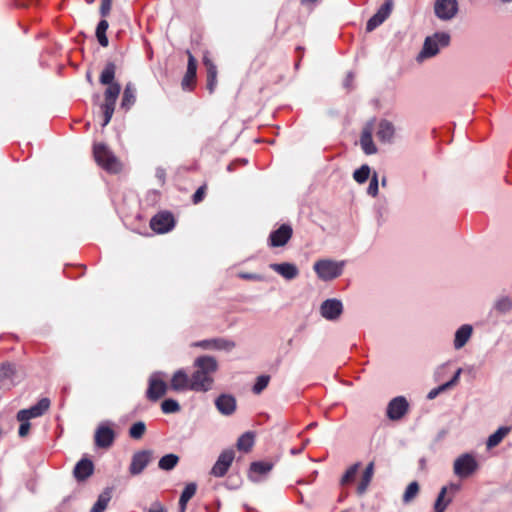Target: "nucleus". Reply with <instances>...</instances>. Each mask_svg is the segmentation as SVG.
<instances>
[{
	"label": "nucleus",
	"instance_id": "obj_1",
	"mask_svg": "<svg viewBox=\"0 0 512 512\" xmlns=\"http://www.w3.org/2000/svg\"><path fill=\"white\" fill-rule=\"evenodd\" d=\"M116 73V65L113 62H108L99 78V81L103 85H108L104 92V103L101 105V110L103 113V123L102 127L108 125L113 116L116 101L121 92V86L119 83L114 82Z\"/></svg>",
	"mask_w": 512,
	"mask_h": 512
},
{
	"label": "nucleus",
	"instance_id": "obj_2",
	"mask_svg": "<svg viewBox=\"0 0 512 512\" xmlns=\"http://www.w3.org/2000/svg\"><path fill=\"white\" fill-rule=\"evenodd\" d=\"M450 40V34L447 32H436L426 37L422 50L416 58L417 61L422 62L425 59L436 56L441 48L447 47L450 44Z\"/></svg>",
	"mask_w": 512,
	"mask_h": 512
},
{
	"label": "nucleus",
	"instance_id": "obj_3",
	"mask_svg": "<svg viewBox=\"0 0 512 512\" xmlns=\"http://www.w3.org/2000/svg\"><path fill=\"white\" fill-rule=\"evenodd\" d=\"M93 155L97 164L106 171L117 173L121 170L120 162L105 144H94Z\"/></svg>",
	"mask_w": 512,
	"mask_h": 512
},
{
	"label": "nucleus",
	"instance_id": "obj_4",
	"mask_svg": "<svg viewBox=\"0 0 512 512\" xmlns=\"http://www.w3.org/2000/svg\"><path fill=\"white\" fill-rule=\"evenodd\" d=\"M344 261H334L330 259L318 260L314 263V271L323 281L336 279L343 273Z\"/></svg>",
	"mask_w": 512,
	"mask_h": 512
},
{
	"label": "nucleus",
	"instance_id": "obj_5",
	"mask_svg": "<svg viewBox=\"0 0 512 512\" xmlns=\"http://www.w3.org/2000/svg\"><path fill=\"white\" fill-rule=\"evenodd\" d=\"M478 468L479 464L471 453L461 454L453 463V472L461 479L469 478L478 470Z\"/></svg>",
	"mask_w": 512,
	"mask_h": 512
},
{
	"label": "nucleus",
	"instance_id": "obj_6",
	"mask_svg": "<svg viewBox=\"0 0 512 512\" xmlns=\"http://www.w3.org/2000/svg\"><path fill=\"white\" fill-rule=\"evenodd\" d=\"M115 438L116 434L110 423L103 422L95 431L94 443L97 448L108 449L113 445Z\"/></svg>",
	"mask_w": 512,
	"mask_h": 512
},
{
	"label": "nucleus",
	"instance_id": "obj_7",
	"mask_svg": "<svg viewBox=\"0 0 512 512\" xmlns=\"http://www.w3.org/2000/svg\"><path fill=\"white\" fill-rule=\"evenodd\" d=\"M459 11L457 0H436L434 3V13L442 21L452 20Z\"/></svg>",
	"mask_w": 512,
	"mask_h": 512
},
{
	"label": "nucleus",
	"instance_id": "obj_8",
	"mask_svg": "<svg viewBox=\"0 0 512 512\" xmlns=\"http://www.w3.org/2000/svg\"><path fill=\"white\" fill-rule=\"evenodd\" d=\"M152 455L153 453L151 450H140L135 452L132 455L131 463L129 465V473L132 476L140 475L152 461Z\"/></svg>",
	"mask_w": 512,
	"mask_h": 512
},
{
	"label": "nucleus",
	"instance_id": "obj_9",
	"mask_svg": "<svg viewBox=\"0 0 512 512\" xmlns=\"http://www.w3.org/2000/svg\"><path fill=\"white\" fill-rule=\"evenodd\" d=\"M321 316L328 321H336L343 313V304L341 300L330 298L323 301L320 305Z\"/></svg>",
	"mask_w": 512,
	"mask_h": 512
},
{
	"label": "nucleus",
	"instance_id": "obj_10",
	"mask_svg": "<svg viewBox=\"0 0 512 512\" xmlns=\"http://www.w3.org/2000/svg\"><path fill=\"white\" fill-rule=\"evenodd\" d=\"M161 373L155 372L149 378V386L146 392V397L150 401H157L166 394L167 385L160 378Z\"/></svg>",
	"mask_w": 512,
	"mask_h": 512
},
{
	"label": "nucleus",
	"instance_id": "obj_11",
	"mask_svg": "<svg viewBox=\"0 0 512 512\" xmlns=\"http://www.w3.org/2000/svg\"><path fill=\"white\" fill-rule=\"evenodd\" d=\"M213 383V376L207 375L206 373L196 369L190 377V390L196 392H207L212 389Z\"/></svg>",
	"mask_w": 512,
	"mask_h": 512
},
{
	"label": "nucleus",
	"instance_id": "obj_12",
	"mask_svg": "<svg viewBox=\"0 0 512 512\" xmlns=\"http://www.w3.org/2000/svg\"><path fill=\"white\" fill-rule=\"evenodd\" d=\"M50 407L48 398L40 399L35 405L28 409H22L17 413V420H27L42 416Z\"/></svg>",
	"mask_w": 512,
	"mask_h": 512
},
{
	"label": "nucleus",
	"instance_id": "obj_13",
	"mask_svg": "<svg viewBox=\"0 0 512 512\" xmlns=\"http://www.w3.org/2000/svg\"><path fill=\"white\" fill-rule=\"evenodd\" d=\"M409 404L405 397L393 398L387 406V417L390 420H400L408 412Z\"/></svg>",
	"mask_w": 512,
	"mask_h": 512
},
{
	"label": "nucleus",
	"instance_id": "obj_14",
	"mask_svg": "<svg viewBox=\"0 0 512 512\" xmlns=\"http://www.w3.org/2000/svg\"><path fill=\"white\" fill-rule=\"evenodd\" d=\"M150 227L157 233H166L174 227V217L169 212L158 213L151 219Z\"/></svg>",
	"mask_w": 512,
	"mask_h": 512
},
{
	"label": "nucleus",
	"instance_id": "obj_15",
	"mask_svg": "<svg viewBox=\"0 0 512 512\" xmlns=\"http://www.w3.org/2000/svg\"><path fill=\"white\" fill-rule=\"evenodd\" d=\"M292 234V227L288 224H282L278 229L270 233L268 244L271 247H282L290 240Z\"/></svg>",
	"mask_w": 512,
	"mask_h": 512
},
{
	"label": "nucleus",
	"instance_id": "obj_16",
	"mask_svg": "<svg viewBox=\"0 0 512 512\" xmlns=\"http://www.w3.org/2000/svg\"><path fill=\"white\" fill-rule=\"evenodd\" d=\"M234 456L235 454L233 450L223 451L213 465L211 474L215 477H223L231 466Z\"/></svg>",
	"mask_w": 512,
	"mask_h": 512
},
{
	"label": "nucleus",
	"instance_id": "obj_17",
	"mask_svg": "<svg viewBox=\"0 0 512 512\" xmlns=\"http://www.w3.org/2000/svg\"><path fill=\"white\" fill-rule=\"evenodd\" d=\"M217 410L224 416L232 415L237 408V402L231 394H221L215 399Z\"/></svg>",
	"mask_w": 512,
	"mask_h": 512
},
{
	"label": "nucleus",
	"instance_id": "obj_18",
	"mask_svg": "<svg viewBox=\"0 0 512 512\" xmlns=\"http://www.w3.org/2000/svg\"><path fill=\"white\" fill-rule=\"evenodd\" d=\"M269 268L281 275L286 280H293L299 275L298 267L290 262L271 263Z\"/></svg>",
	"mask_w": 512,
	"mask_h": 512
},
{
	"label": "nucleus",
	"instance_id": "obj_19",
	"mask_svg": "<svg viewBox=\"0 0 512 512\" xmlns=\"http://www.w3.org/2000/svg\"><path fill=\"white\" fill-rule=\"evenodd\" d=\"M94 471V464L90 459L83 458L74 467L73 475L77 481L81 482L89 478Z\"/></svg>",
	"mask_w": 512,
	"mask_h": 512
},
{
	"label": "nucleus",
	"instance_id": "obj_20",
	"mask_svg": "<svg viewBox=\"0 0 512 512\" xmlns=\"http://www.w3.org/2000/svg\"><path fill=\"white\" fill-rule=\"evenodd\" d=\"M473 334V327L470 324L461 325L455 332L453 346L456 350L463 348Z\"/></svg>",
	"mask_w": 512,
	"mask_h": 512
},
{
	"label": "nucleus",
	"instance_id": "obj_21",
	"mask_svg": "<svg viewBox=\"0 0 512 512\" xmlns=\"http://www.w3.org/2000/svg\"><path fill=\"white\" fill-rule=\"evenodd\" d=\"M272 468L273 464L270 462H252L249 469V479L253 482H258L261 480V477L268 474Z\"/></svg>",
	"mask_w": 512,
	"mask_h": 512
},
{
	"label": "nucleus",
	"instance_id": "obj_22",
	"mask_svg": "<svg viewBox=\"0 0 512 512\" xmlns=\"http://www.w3.org/2000/svg\"><path fill=\"white\" fill-rule=\"evenodd\" d=\"M377 138L382 143H392L395 136V127L392 122L382 119L378 124Z\"/></svg>",
	"mask_w": 512,
	"mask_h": 512
},
{
	"label": "nucleus",
	"instance_id": "obj_23",
	"mask_svg": "<svg viewBox=\"0 0 512 512\" xmlns=\"http://www.w3.org/2000/svg\"><path fill=\"white\" fill-rule=\"evenodd\" d=\"M194 366L197 370L206 373L207 375L213 376L218 369V363L212 356H200L195 359Z\"/></svg>",
	"mask_w": 512,
	"mask_h": 512
},
{
	"label": "nucleus",
	"instance_id": "obj_24",
	"mask_svg": "<svg viewBox=\"0 0 512 512\" xmlns=\"http://www.w3.org/2000/svg\"><path fill=\"white\" fill-rule=\"evenodd\" d=\"M186 53L188 55L187 71L184 78L182 79L181 85L183 89H190L191 84L195 81L196 78L197 61L189 50H187Z\"/></svg>",
	"mask_w": 512,
	"mask_h": 512
},
{
	"label": "nucleus",
	"instance_id": "obj_25",
	"mask_svg": "<svg viewBox=\"0 0 512 512\" xmlns=\"http://www.w3.org/2000/svg\"><path fill=\"white\" fill-rule=\"evenodd\" d=\"M360 145L363 150V152L366 155H373L376 154L378 149L376 145L374 144L373 138H372V129L370 126L365 127L360 136Z\"/></svg>",
	"mask_w": 512,
	"mask_h": 512
},
{
	"label": "nucleus",
	"instance_id": "obj_26",
	"mask_svg": "<svg viewBox=\"0 0 512 512\" xmlns=\"http://www.w3.org/2000/svg\"><path fill=\"white\" fill-rule=\"evenodd\" d=\"M203 63L207 70V89L213 93L217 85V67L206 55L203 58Z\"/></svg>",
	"mask_w": 512,
	"mask_h": 512
},
{
	"label": "nucleus",
	"instance_id": "obj_27",
	"mask_svg": "<svg viewBox=\"0 0 512 512\" xmlns=\"http://www.w3.org/2000/svg\"><path fill=\"white\" fill-rule=\"evenodd\" d=\"M171 388L175 391L190 390V377L183 370L176 371L171 379Z\"/></svg>",
	"mask_w": 512,
	"mask_h": 512
},
{
	"label": "nucleus",
	"instance_id": "obj_28",
	"mask_svg": "<svg viewBox=\"0 0 512 512\" xmlns=\"http://www.w3.org/2000/svg\"><path fill=\"white\" fill-rule=\"evenodd\" d=\"M15 366L10 363L0 365V382L2 385H15Z\"/></svg>",
	"mask_w": 512,
	"mask_h": 512
},
{
	"label": "nucleus",
	"instance_id": "obj_29",
	"mask_svg": "<svg viewBox=\"0 0 512 512\" xmlns=\"http://www.w3.org/2000/svg\"><path fill=\"white\" fill-rule=\"evenodd\" d=\"M136 101V88L132 83H127L121 100V108L124 110H129Z\"/></svg>",
	"mask_w": 512,
	"mask_h": 512
},
{
	"label": "nucleus",
	"instance_id": "obj_30",
	"mask_svg": "<svg viewBox=\"0 0 512 512\" xmlns=\"http://www.w3.org/2000/svg\"><path fill=\"white\" fill-rule=\"evenodd\" d=\"M373 474H374V462H370L366 466V468L362 474L361 480L357 486V492L359 495H362L366 492V490L372 480Z\"/></svg>",
	"mask_w": 512,
	"mask_h": 512
},
{
	"label": "nucleus",
	"instance_id": "obj_31",
	"mask_svg": "<svg viewBox=\"0 0 512 512\" xmlns=\"http://www.w3.org/2000/svg\"><path fill=\"white\" fill-rule=\"evenodd\" d=\"M112 491L110 488L104 489V491L98 496L96 502L92 506L90 512H104L111 500Z\"/></svg>",
	"mask_w": 512,
	"mask_h": 512
},
{
	"label": "nucleus",
	"instance_id": "obj_32",
	"mask_svg": "<svg viewBox=\"0 0 512 512\" xmlns=\"http://www.w3.org/2000/svg\"><path fill=\"white\" fill-rule=\"evenodd\" d=\"M197 485L195 483L187 484L179 499V512H185L188 501L195 495Z\"/></svg>",
	"mask_w": 512,
	"mask_h": 512
},
{
	"label": "nucleus",
	"instance_id": "obj_33",
	"mask_svg": "<svg viewBox=\"0 0 512 512\" xmlns=\"http://www.w3.org/2000/svg\"><path fill=\"white\" fill-rule=\"evenodd\" d=\"M512 310V300L509 296L498 297L492 307V311H496L501 315H505Z\"/></svg>",
	"mask_w": 512,
	"mask_h": 512
},
{
	"label": "nucleus",
	"instance_id": "obj_34",
	"mask_svg": "<svg viewBox=\"0 0 512 512\" xmlns=\"http://www.w3.org/2000/svg\"><path fill=\"white\" fill-rule=\"evenodd\" d=\"M452 501V496L447 497L446 488H441L434 503V512H445Z\"/></svg>",
	"mask_w": 512,
	"mask_h": 512
},
{
	"label": "nucleus",
	"instance_id": "obj_35",
	"mask_svg": "<svg viewBox=\"0 0 512 512\" xmlns=\"http://www.w3.org/2000/svg\"><path fill=\"white\" fill-rule=\"evenodd\" d=\"M510 427L502 426L499 427L493 434H491L486 442L487 448H493L497 446L503 438L510 432Z\"/></svg>",
	"mask_w": 512,
	"mask_h": 512
},
{
	"label": "nucleus",
	"instance_id": "obj_36",
	"mask_svg": "<svg viewBox=\"0 0 512 512\" xmlns=\"http://www.w3.org/2000/svg\"><path fill=\"white\" fill-rule=\"evenodd\" d=\"M179 462V457L176 454H166L160 458L158 467L164 471H170L175 468Z\"/></svg>",
	"mask_w": 512,
	"mask_h": 512
},
{
	"label": "nucleus",
	"instance_id": "obj_37",
	"mask_svg": "<svg viewBox=\"0 0 512 512\" xmlns=\"http://www.w3.org/2000/svg\"><path fill=\"white\" fill-rule=\"evenodd\" d=\"M254 445V434L252 432H246L242 434L237 440V448L240 451L248 452Z\"/></svg>",
	"mask_w": 512,
	"mask_h": 512
},
{
	"label": "nucleus",
	"instance_id": "obj_38",
	"mask_svg": "<svg viewBox=\"0 0 512 512\" xmlns=\"http://www.w3.org/2000/svg\"><path fill=\"white\" fill-rule=\"evenodd\" d=\"M108 27H109V24H108L107 20H105V19H102L101 21H99V23L96 27V37H97L99 44L102 47H107L109 44V40L106 36V31H107Z\"/></svg>",
	"mask_w": 512,
	"mask_h": 512
},
{
	"label": "nucleus",
	"instance_id": "obj_39",
	"mask_svg": "<svg viewBox=\"0 0 512 512\" xmlns=\"http://www.w3.org/2000/svg\"><path fill=\"white\" fill-rule=\"evenodd\" d=\"M146 432V424L143 421H137L129 428V436L134 440L141 439Z\"/></svg>",
	"mask_w": 512,
	"mask_h": 512
},
{
	"label": "nucleus",
	"instance_id": "obj_40",
	"mask_svg": "<svg viewBox=\"0 0 512 512\" xmlns=\"http://www.w3.org/2000/svg\"><path fill=\"white\" fill-rule=\"evenodd\" d=\"M370 176V167L367 164L362 165L353 173V178L359 184L365 183Z\"/></svg>",
	"mask_w": 512,
	"mask_h": 512
},
{
	"label": "nucleus",
	"instance_id": "obj_41",
	"mask_svg": "<svg viewBox=\"0 0 512 512\" xmlns=\"http://www.w3.org/2000/svg\"><path fill=\"white\" fill-rule=\"evenodd\" d=\"M419 492V485L416 481L411 482L407 487L403 494V502L409 503L411 502Z\"/></svg>",
	"mask_w": 512,
	"mask_h": 512
},
{
	"label": "nucleus",
	"instance_id": "obj_42",
	"mask_svg": "<svg viewBox=\"0 0 512 512\" xmlns=\"http://www.w3.org/2000/svg\"><path fill=\"white\" fill-rule=\"evenodd\" d=\"M181 409L179 403L174 399H165L161 403V410L164 414L177 413Z\"/></svg>",
	"mask_w": 512,
	"mask_h": 512
},
{
	"label": "nucleus",
	"instance_id": "obj_43",
	"mask_svg": "<svg viewBox=\"0 0 512 512\" xmlns=\"http://www.w3.org/2000/svg\"><path fill=\"white\" fill-rule=\"evenodd\" d=\"M392 9H393V0H385V2L377 10L375 15L379 19H382V22H384L391 14Z\"/></svg>",
	"mask_w": 512,
	"mask_h": 512
},
{
	"label": "nucleus",
	"instance_id": "obj_44",
	"mask_svg": "<svg viewBox=\"0 0 512 512\" xmlns=\"http://www.w3.org/2000/svg\"><path fill=\"white\" fill-rule=\"evenodd\" d=\"M360 465L361 464L359 462H357L347 469V471L344 473V475L341 478L342 485H346L355 479V476L358 472Z\"/></svg>",
	"mask_w": 512,
	"mask_h": 512
},
{
	"label": "nucleus",
	"instance_id": "obj_45",
	"mask_svg": "<svg viewBox=\"0 0 512 512\" xmlns=\"http://www.w3.org/2000/svg\"><path fill=\"white\" fill-rule=\"evenodd\" d=\"M235 347V343L224 338L213 339V349L230 351Z\"/></svg>",
	"mask_w": 512,
	"mask_h": 512
},
{
	"label": "nucleus",
	"instance_id": "obj_46",
	"mask_svg": "<svg viewBox=\"0 0 512 512\" xmlns=\"http://www.w3.org/2000/svg\"><path fill=\"white\" fill-rule=\"evenodd\" d=\"M270 377L268 375H260L252 388L255 394H260L269 384Z\"/></svg>",
	"mask_w": 512,
	"mask_h": 512
},
{
	"label": "nucleus",
	"instance_id": "obj_47",
	"mask_svg": "<svg viewBox=\"0 0 512 512\" xmlns=\"http://www.w3.org/2000/svg\"><path fill=\"white\" fill-rule=\"evenodd\" d=\"M378 189H379L378 175L376 172H374V174L372 175V177L370 179V183L367 188V193L370 196L375 197L378 194Z\"/></svg>",
	"mask_w": 512,
	"mask_h": 512
},
{
	"label": "nucleus",
	"instance_id": "obj_48",
	"mask_svg": "<svg viewBox=\"0 0 512 512\" xmlns=\"http://www.w3.org/2000/svg\"><path fill=\"white\" fill-rule=\"evenodd\" d=\"M382 19H379L375 14L367 21L366 23V31L372 32L378 26L382 24Z\"/></svg>",
	"mask_w": 512,
	"mask_h": 512
},
{
	"label": "nucleus",
	"instance_id": "obj_49",
	"mask_svg": "<svg viewBox=\"0 0 512 512\" xmlns=\"http://www.w3.org/2000/svg\"><path fill=\"white\" fill-rule=\"evenodd\" d=\"M111 6L112 0H102L99 11L100 15L104 18L107 17L111 11Z\"/></svg>",
	"mask_w": 512,
	"mask_h": 512
},
{
	"label": "nucleus",
	"instance_id": "obj_50",
	"mask_svg": "<svg viewBox=\"0 0 512 512\" xmlns=\"http://www.w3.org/2000/svg\"><path fill=\"white\" fill-rule=\"evenodd\" d=\"M205 190H206V186L203 185V186H200L196 191L195 193L193 194L192 196V200H193V203L194 204H198L199 202H201L205 196Z\"/></svg>",
	"mask_w": 512,
	"mask_h": 512
},
{
	"label": "nucleus",
	"instance_id": "obj_51",
	"mask_svg": "<svg viewBox=\"0 0 512 512\" xmlns=\"http://www.w3.org/2000/svg\"><path fill=\"white\" fill-rule=\"evenodd\" d=\"M239 277L241 279L252 280V281H263L264 280V276H262L260 274H256V273H245V272H242V273L239 274Z\"/></svg>",
	"mask_w": 512,
	"mask_h": 512
},
{
	"label": "nucleus",
	"instance_id": "obj_52",
	"mask_svg": "<svg viewBox=\"0 0 512 512\" xmlns=\"http://www.w3.org/2000/svg\"><path fill=\"white\" fill-rule=\"evenodd\" d=\"M19 422H21L20 424V427H19V436L20 437H25L28 435L29 433V430H30V423L29 421L27 420H18Z\"/></svg>",
	"mask_w": 512,
	"mask_h": 512
},
{
	"label": "nucleus",
	"instance_id": "obj_53",
	"mask_svg": "<svg viewBox=\"0 0 512 512\" xmlns=\"http://www.w3.org/2000/svg\"><path fill=\"white\" fill-rule=\"evenodd\" d=\"M442 488H446V494H449V496H452L453 498L455 494L460 490L461 486L460 484L451 482Z\"/></svg>",
	"mask_w": 512,
	"mask_h": 512
},
{
	"label": "nucleus",
	"instance_id": "obj_54",
	"mask_svg": "<svg viewBox=\"0 0 512 512\" xmlns=\"http://www.w3.org/2000/svg\"><path fill=\"white\" fill-rule=\"evenodd\" d=\"M310 442L309 439H306L303 444L301 446H298V448L294 447V448H291L290 449V453L292 455H299L303 452V450L305 449L306 445Z\"/></svg>",
	"mask_w": 512,
	"mask_h": 512
},
{
	"label": "nucleus",
	"instance_id": "obj_55",
	"mask_svg": "<svg viewBox=\"0 0 512 512\" xmlns=\"http://www.w3.org/2000/svg\"><path fill=\"white\" fill-rule=\"evenodd\" d=\"M147 512H165L163 506L160 502L156 501L152 504V506L147 510Z\"/></svg>",
	"mask_w": 512,
	"mask_h": 512
},
{
	"label": "nucleus",
	"instance_id": "obj_56",
	"mask_svg": "<svg viewBox=\"0 0 512 512\" xmlns=\"http://www.w3.org/2000/svg\"><path fill=\"white\" fill-rule=\"evenodd\" d=\"M196 346L204 348V349H213V339L200 341V342L196 343Z\"/></svg>",
	"mask_w": 512,
	"mask_h": 512
},
{
	"label": "nucleus",
	"instance_id": "obj_57",
	"mask_svg": "<svg viewBox=\"0 0 512 512\" xmlns=\"http://www.w3.org/2000/svg\"><path fill=\"white\" fill-rule=\"evenodd\" d=\"M354 80V74L352 72H349L344 80V87H346L347 89H350L351 86H352V82Z\"/></svg>",
	"mask_w": 512,
	"mask_h": 512
},
{
	"label": "nucleus",
	"instance_id": "obj_58",
	"mask_svg": "<svg viewBox=\"0 0 512 512\" xmlns=\"http://www.w3.org/2000/svg\"><path fill=\"white\" fill-rule=\"evenodd\" d=\"M441 393L439 387H436V388H433L428 394H427V398L429 400H432L434 398H436L439 394Z\"/></svg>",
	"mask_w": 512,
	"mask_h": 512
},
{
	"label": "nucleus",
	"instance_id": "obj_59",
	"mask_svg": "<svg viewBox=\"0 0 512 512\" xmlns=\"http://www.w3.org/2000/svg\"><path fill=\"white\" fill-rule=\"evenodd\" d=\"M462 373V368H458L453 377L450 380V384L456 385L459 381L460 375Z\"/></svg>",
	"mask_w": 512,
	"mask_h": 512
},
{
	"label": "nucleus",
	"instance_id": "obj_60",
	"mask_svg": "<svg viewBox=\"0 0 512 512\" xmlns=\"http://www.w3.org/2000/svg\"><path fill=\"white\" fill-rule=\"evenodd\" d=\"M453 386H454V384H450V380H449L448 382H446V383H444V384H441V385H439L438 387H439V389H440V391H441V393H442V392H444V391H446V390L450 389V388H451V387H453Z\"/></svg>",
	"mask_w": 512,
	"mask_h": 512
},
{
	"label": "nucleus",
	"instance_id": "obj_61",
	"mask_svg": "<svg viewBox=\"0 0 512 512\" xmlns=\"http://www.w3.org/2000/svg\"><path fill=\"white\" fill-rule=\"evenodd\" d=\"M157 176H158L160 179H163V178H164V171H163V170H158V171H157Z\"/></svg>",
	"mask_w": 512,
	"mask_h": 512
},
{
	"label": "nucleus",
	"instance_id": "obj_62",
	"mask_svg": "<svg viewBox=\"0 0 512 512\" xmlns=\"http://www.w3.org/2000/svg\"><path fill=\"white\" fill-rule=\"evenodd\" d=\"M501 4H510L512 0H498Z\"/></svg>",
	"mask_w": 512,
	"mask_h": 512
},
{
	"label": "nucleus",
	"instance_id": "obj_63",
	"mask_svg": "<svg viewBox=\"0 0 512 512\" xmlns=\"http://www.w3.org/2000/svg\"><path fill=\"white\" fill-rule=\"evenodd\" d=\"M381 185L382 186H386L387 185V178L386 177H383L382 180H381Z\"/></svg>",
	"mask_w": 512,
	"mask_h": 512
},
{
	"label": "nucleus",
	"instance_id": "obj_64",
	"mask_svg": "<svg viewBox=\"0 0 512 512\" xmlns=\"http://www.w3.org/2000/svg\"><path fill=\"white\" fill-rule=\"evenodd\" d=\"M317 425L316 422H313V423H310L308 426H307V429H311L313 427H315Z\"/></svg>",
	"mask_w": 512,
	"mask_h": 512
}]
</instances>
